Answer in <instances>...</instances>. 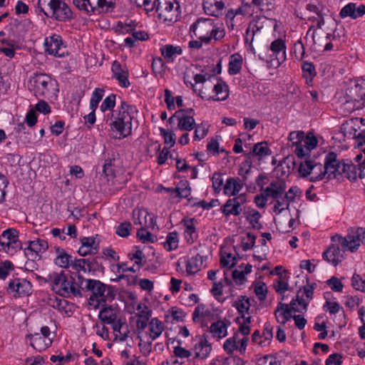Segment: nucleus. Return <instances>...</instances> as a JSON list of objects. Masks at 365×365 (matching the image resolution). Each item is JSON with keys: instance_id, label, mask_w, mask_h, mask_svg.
I'll return each instance as SVG.
<instances>
[{"instance_id": "50", "label": "nucleus", "mask_w": 365, "mask_h": 365, "mask_svg": "<svg viewBox=\"0 0 365 365\" xmlns=\"http://www.w3.org/2000/svg\"><path fill=\"white\" fill-rule=\"evenodd\" d=\"M255 292L259 300H264L267 294V288L266 284L262 282L257 283L255 287Z\"/></svg>"}, {"instance_id": "5", "label": "nucleus", "mask_w": 365, "mask_h": 365, "mask_svg": "<svg viewBox=\"0 0 365 365\" xmlns=\"http://www.w3.org/2000/svg\"><path fill=\"white\" fill-rule=\"evenodd\" d=\"M194 80L196 84L197 83H203L207 84L212 80L216 81V83L214 84L212 88V91L216 93V97L212 96H202V91H200L199 96L204 98H205L207 100H212V101H225L229 96V88L228 86L226 84L225 81H223L220 78L216 77L215 75H202V74H196L194 76Z\"/></svg>"}, {"instance_id": "3", "label": "nucleus", "mask_w": 365, "mask_h": 365, "mask_svg": "<svg viewBox=\"0 0 365 365\" xmlns=\"http://www.w3.org/2000/svg\"><path fill=\"white\" fill-rule=\"evenodd\" d=\"M38 6L45 16L59 21L73 18V12L69 6L61 0H38Z\"/></svg>"}, {"instance_id": "59", "label": "nucleus", "mask_w": 365, "mask_h": 365, "mask_svg": "<svg viewBox=\"0 0 365 365\" xmlns=\"http://www.w3.org/2000/svg\"><path fill=\"white\" fill-rule=\"evenodd\" d=\"M257 365H280L275 356L266 355L257 360Z\"/></svg>"}, {"instance_id": "1", "label": "nucleus", "mask_w": 365, "mask_h": 365, "mask_svg": "<svg viewBox=\"0 0 365 365\" xmlns=\"http://www.w3.org/2000/svg\"><path fill=\"white\" fill-rule=\"evenodd\" d=\"M44 280L52 282L53 289L60 296L66 297L71 293L75 297H83L81 289L77 288V286H81L84 283V277L81 274L78 275V279L71 275V279L68 280L63 271L60 273L53 272L48 274V279Z\"/></svg>"}, {"instance_id": "41", "label": "nucleus", "mask_w": 365, "mask_h": 365, "mask_svg": "<svg viewBox=\"0 0 365 365\" xmlns=\"http://www.w3.org/2000/svg\"><path fill=\"white\" fill-rule=\"evenodd\" d=\"M191 188L189 186V182L187 180L180 181L178 185L175 187V192L179 197H187L190 195Z\"/></svg>"}, {"instance_id": "15", "label": "nucleus", "mask_w": 365, "mask_h": 365, "mask_svg": "<svg viewBox=\"0 0 365 365\" xmlns=\"http://www.w3.org/2000/svg\"><path fill=\"white\" fill-rule=\"evenodd\" d=\"M364 14L365 5L361 4L356 7V4L351 2L344 6L339 12V16L342 19L351 17L353 19H356Z\"/></svg>"}, {"instance_id": "30", "label": "nucleus", "mask_w": 365, "mask_h": 365, "mask_svg": "<svg viewBox=\"0 0 365 365\" xmlns=\"http://www.w3.org/2000/svg\"><path fill=\"white\" fill-rule=\"evenodd\" d=\"M161 54L168 61H173L175 55L182 53V48L180 46H174L171 44H168L160 48Z\"/></svg>"}, {"instance_id": "37", "label": "nucleus", "mask_w": 365, "mask_h": 365, "mask_svg": "<svg viewBox=\"0 0 365 365\" xmlns=\"http://www.w3.org/2000/svg\"><path fill=\"white\" fill-rule=\"evenodd\" d=\"M195 125V120L193 118V116L183 115L182 117H179V122L178 124L179 130L190 131L194 128Z\"/></svg>"}, {"instance_id": "8", "label": "nucleus", "mask_w": 365, "mask_h": 365, "mask_svg": "<svg viewBox=\"0 0 365 365\" xmlns=\"http://www.w3.org/2000/svg\"><path fill=\"white\" fill-rule=\"evenodd\" d=\"M156 12L160 19L173 21L180 14V5L176 0H156Z\"/></svg>"}, {"instance_id": "28", "label": "nucleus", "mask_w": 365, "mask_h": 365, "mask_svg": "<svg viewBox=\"0 0 365 365\" xmlns=\"http://www.w3.org/2000/svg\"><path fill=\"white\" fill-rule=\"evenodd\" d=\"M341 168L340 175L345 174L351 181H355L357 179L356 166L351 160H343Z\"/></svg>"}, {"instance_id": "31", "label": "nucleus", "mask_w": 365, "mask_h": 365, "mask_svg": "<svg viewBox=\"0 0 365 365\" xmlns=\"http://www.w3.org/2000/svg\"><path fill=\"white\" fill-rule=\"evenodd\" d=\"M242 187V184L237 182L235 179L230 178L227 180L224 186V193L228 196H235L240 191Z\"/></svg>"}, {"instance_id": "4", "label": "nucleus", "mask_w": 365, "mask_h": 365, "mask_svg": "<svg viewBox=\"0 0 365 365\" xmlns=\"http://www.w3.org/2000/svg\"><path fill=\"white\" fill-rule=\"evenodd\" d=\"M345 105L351 110H359L365 107V79L351 81L346 89Z\"/></svg>"}, {"instance_id": "32", "label": "nucleus", "mask_w": 365, "mask_h": 365, "mask_svg": "<svg viewBox=\"0 0 365 365\" xmlns=\"http://www.w3.org/2000/svg\"><path fill=\"white\" fill-rule=\"evenodd\" d=\"M250 153L253 156H258L259 159L271 155V150L267 146V143L266 141H262L260 143H256L252 148V151Z\"/></svg>"}, {"instance_id": "6", "label": "nucleus", "mask_w": 365, "mask_h": 365, "mask_svg": "<svg viewBox=\"0 0 365 365\" xmlns=\"http://www.w3.org/2000/svg\"><path fill=\"white\" fill-rule=\"evenodd\" d=\"M322 165L319 164V169L320 173L317 175H313L310 178L311 182H316L321 180L324 178L326 174L328 175V178H331L333 175L334 178L340 176V172L341 170L342 162L337 159V154L335 152H329L324 160V170L322 171Z\"/></svg>"}, {"instance_id": "57", "label": "nucleus", "mask_w": 365, "mask_h": 365, "mask_svg": "<svg viewBox=\"0 0 365 365\" xmlns=\"http://www.w3.org/2000/svg\"><path fill=\"white\" fill-rule=\"evenodd\" d=\"M115 95L111 94L107 96L101 106V110L104 112L107 110H111L115 106Z\"/></svg>"}, {"instance_id": "58", "label": "nucleus", "mask_w": 365, "mask_h": 365, "mask_svg": "<svg viewBox=\"0 0 365 365\" xmlns=\"http://www.w3.org/2000/svg\"><path fill=\"white\" fill-rule=\"evenodd\" d=\"M116 295V289L114 287L111 285H107L106 284V291L104 293V297L101 299L102 302L103 304H106V302L108 301H112L115 299Z\"/></svg>"}, {"instance_id": "44", "label": "nucleus", "mask_w": 365, "mask_h": 365, "mask_svg": "<svg viewBox=\"0 0 365 365\" xmlns=\"http://www.w3.org/2000/svg\"><path fill=\"white\" fill-rule=\"evenodd\" d=\"M104 91L101 88H96L93 92L92 97L90 101V108L96 110L98 108L99 102L102 100Z\"/></svg>"}, {"instance_id": "55", "label": "nucleus", "mask_w": 365, "mask_h": 365, "mask_svg": "<svg viewBox=\"0 0 365 365\" xmlns=\"http://www.w3.org/2000/svg\"><path fill=\"white\" fill-rule=\"evenodd\" d=\"M212 188L215 193H219L221 191V187L223 184V179L221 173L215 172L212 175Z\"/></svg>"}, {"instance_id": "62", "label": "nucleus", "mask_w": 365, "mask_h": 365, "mask_svg": "<svg viewBox=\"0 0 365 365\" xmlns=\"http://www.w3.org/2000/svg\"><path fill=\"white\" fill-rule=\"evenodd\" d=\"M106 291V284L98 280L96 283V287L95 288L94 292L91 295V297L96 298H103L104 297V293Z\"/></svg>"}, {"instance_id": "54", "label": "nucleus", "mask_w": 365, "mask_h": 365, "mask_svg": "<svg viewBox=\"0 0 365 365\" xmlns=\"http://www.w3.org/2000/svg\"><path fill=\"white\" fill-rule=\"evenodd\" d=\"M178 346L174 347L173 353L176 357L185 359L191 356V352L189 350L185 349L180 346L182 344L181 340H178Z\"/></svg>"}, {"instance_id": "51", "label": "nucleus", "mask_w": 365, "mask_h": 365, "mask_svg": "<svg viewBox=\"0 0 365 365\" xmlns=\"http://www.w3.org/2000/svg\"><path fill=\"white\" fill-rule=\"evenodd\" d=\"M304 146L307 148V151L312 150L314 149L318 144L317 138L311 132H309L307 133L305 138H304Z\"/></svg>"}, {"instance_id": "29", "label": "nucleus", "mask_w": 365, "mask_h": 365, "mask_svg": "<svg viewBox=\"0 0 365 365\" xmlns=\"http://www.w3.org/2000/svg\"><path fill=\"white\" fill-rule=\"evenodd\" d=\"M242 65V57L238 53H234L230 56L228 64V73L230 75H236L240 72Z\"/></svg>"}, {"instance_id": "18", "label": "nucleus", "mask_w": 365, "mask_h": 365, "mask_svg": "<svg viewBox=\"0 0 365 365\" xmlns=\"http://www.w3.org/2000/svg\"><path fill=\"white\" fill-rule=\"evenodd\" d=\"M46 51L55 56L61 57L63 56V42L59 36H53L50 40L46 39L45 42Z\"/></svg>"}, {"instance_id": "46", "label": "nucleus", "mask_w": 365, "mask_h": 365, "mask_svg": "<svg viewBox=\"0 0 365 365\" xmlns=\"http://www.w3.org/2000/svg\"><path fill=\"white\" fill-rule=\"evenodd\" d=\"M98 4V14L110 12L115 8V3L112 0H99Z\"/></svg>"}, {"instance_id": "48", "label": "nucleus", "mask_w": 365, "mask_h": 365, "mask_svg": "<svg viewBox=\"0 0 365 365\" xmlns=\"http://www.w3.org/2000/svg\"><path fill=\"white\" fill-rule=\"evenodd\" d=\"M132 225L130 222H121L117 227L115 233L121 237H126L130 235Z\"/></svg>"}, {"instance_id": "42", "label": "nucleus", "mask_w": 365, "mask_h": 365, "mask_svg": "<svg viewBox=\"0 0 365 365\" xmlns=\"http://www.w3.org/2000/svg\"><path fill=\"white\" fill-rule=\"evenodd\" d=\"M163 244L165 249H166L168 251L175 250L178 245L177 232H170L166 237V241Z\"/></svg>"}, {"instance_id": "61", "label": "nucleus", "mask_w": 365, "mask_h": 365, "mask_svg": "<svg viewBox=\"0 0 365 365\" xmlns=\"http://www.w3.org/2000/svg\"><path fill=\"white\" fill-rule=\"evenodd\" d=\"M327 284L334 292H341L343 289L344 285L336 277H331L327 281Z\"/></svg>"}, {"instance_id": "35", "label": "nucleus", "mask_w": 365, "mask_h": 365, "mask_svg": "<svg viewBox=\"0 0 365 365\" xmlns=\"http://www.w3.org/2000/svg\"><path fill=\"white\" fill-rule=\"evenodd\" d=\"M73 259L74 257L68 255L64 250H62L61 253L55 259V263L61 267L68 268L71 267Z\"/></svg>"}, {"instance_id": "14", "label": "nucleus", "mask_w": 365, "mask_h": 365, "mask_svg": "<svg viewBox=\"0 0 365 365\" xmlns=\"http://www.w3.org/2000/svg\"><path fill=\"white\" fill-rule=\"evenodd\" d=\"M225 5L223 0H203L202 3L205 13L216 17L223 14Z\"/></svg>"}, {"instance_id": "56", "label": "nucleus", "mask_w": 365, "mask_h": 365, "mask_svg": "<svg viewBox=\"0 0 365 365\" xmlns=\"http://www.w3.org/2000/svg\"><path fill=\"white\" fill-rule=\"evenodd\" d=\"M113 160L108 158L105 160L103 166V173L109 179L113 178L115 176L114 169L113 168Z\"/></svg>"}, {"instance_id": "60", "label": "nucleus", "mask_w": 365, "mask_h": 365, "mask_svg": "<svg viewBox=\"0 0 365 365\" xmlns=\"http://www.w3.org/2000/svg\"><path fill=\"white\" fill-rule=\"evenodd\" d=\"M0 238L5 239L9 242L13 241L19 238V232L14 228H9L2 232Z\"/></svg>"}, {"instance_id": "17", "label": "nucleus", "mask_w": 365, "mask_h": 365, "mask_svg": "<svg viewBox=\"0 0 365 365\" xmlns=\"http://www.w3.org/2000/svg\"><path fill=\"white\" fill-rule=\"evenodd\" d=\"M26 338L31 341L30 345L38 351H42L46 349L52 344V340L51 339L43 337L38 332L27 334Z\"/></svg>"}, {"instance_id": "26", "label": "nucleus", "mask_w": 365, "mask_h": 365, "mask_svg": "<svg viewBox=\"0 0 365 365\" xmlns=\"http://www.w3.org/2000/svg\"><path fill=\"white\" fill-rule=\"evenodd\" d=\"M251 299L246 296H240L234 302L232 307H235L238 312L241 314L242 318H245V314L249 313L251 307Z\"/></svg>"}, {"instance_id": "52", "label": "nucleus", "mask_w": 365, "mask_h": 365, "mask_svg": "<svg viewBox=\"0 0 365 365\" xmlns=\"http://www.w3.org/2000/svg\"><path fill=\"white\" fill-rule=\"evenodd\" d=\"M81 242L82 246L85 247L86 248H89L90 250H92L93 251H94V252H98V242L96 243V239L94 237H83L81 239Z\"/></svg>"}, {"instance_id": "25", "label": "nucleus", "mask_w": 365, "mask_h": 365, "mask_svg": "<svg viewBox=\"0 0 365 365\" xmlns=\"http://www.w3.org/2000/svg\"><path fill=\"white\" fill-rule=\"evenodd\" d=\"M98 317L102 322L110 324L116 320L117 314L112 306L103 304V307H102L99 312Z\"/></svg>"}, {"instance_id": "34", "label": "nucleus", "mask_w": 365, "mask_h": 365, "mask_svg": "<svg viewBox=\"0 0 365 365\" xmlns=\"http://www.w3.org/2000/svg\"><path fill=\"white\" fill-rule=\"evenodd\" d=\"M210 330L214 336L222 338L227 335V324L223 321L218 320L211 324Z\"/></svg>"}, {"instance_id": "20", "label": "nucleus", "mask_w": 365, "mask_h": 365, "mask_svg": "<svg viewBox=\"0 0 365 365\" xmlns=\"http://www.w3.org/2000/svg\"><path fill=\"white\" fill-rule=\"evenodd\" d=\"M274 316L277 322L285 324L290 319H293L292 312H289L288 304L279 302L274 311Z\"/></svg>"}, {"instance_id": "39", "label": "nucleus", "mask_w": 365, "mask_h": 365, "mask_svg": "<svg viewBox=\"0 0 365 365\" xmlns=\"http://www.w3.org/2000/svg\"><path fill=\"white\" fill-rule=\"evenodd\" d=\"M86 259L84 258H79L77 259L74 257V259L73 260V263L71 264V268L75 270V272H73L71 275L75 277V279H78V275L81 274V272L83 273L86 272Z\"/></svg>"}, {"instance_id": "53", "label": "nucleus", "mask_w": 365, "mask_h": 365, "mask_svg": "<svg viewBox=\"0 0 365 365\" xmlns=\"http://www.w3.org/2000/svg\"><path fill=\"white\" fill-rule=\"evenodd\" d=\"M351 285L354 289L365 292V279H362L359 274H354L352 276Z\"/></svg>"}, {"instance_id": "2", "label": "nucleus", "mask_w": 365, "mask_h": 365, "mask_svg": "<svg viewBox=\"0 0 365 365\" xmlns=\"http://www.w3.org/2000/svg\"><path fill=\"white\" fill-rule=\"evenodd\" d=\"M135 112H137L135 107L121 101L118 117L110 123L111 130L120 133L119 138H124L131 134L133 114Z\"/></svg>"}, {"instance_id": "16", "label": "nucleus", "mask_w": 365, "mask_h": 365, "mask_svg": "<svg viewBox=\"0 0 365 365\" xmlns=\"http://www.w3.org/2000/svg\"><path fill=\"white\" fill-rule=\"evenodd\" d=\"M286 189V182L284 180H275L272 182L263 191L267 197L274 200L282 197Z\"/></svg>"}, {"instance_id": "49", "label": "nucleus", "mask_w": 365, "mask_h": 365, "mask_svg": "<svg viewBox=\"0 0 365 365\" xmlns=\"http://www.w3.org/2000/svg\"><path fill=\"white\" fill-rule=\"evenodd\" d=\"M14 269L13 263L9 260H5L0 263V279H5L9 275V271Z\"/></svg>"}, {"instance_id": "45", "label": "nucleus", "mask_w": 365, "mask_h": 365, "mask_svg": "<svg viewBox=\"0 0 365 365\" xmlns=\"http://www.w3.org/2000/svg\"><path fill=\"white\" fill-rule=\"evenodd\" d=\"M137 237L143 243H153L156 240V237L153 235L149 231H147L143 227L138 230Z\"/></svg>"}, {"instance_id": "43", "label": "nucleus", "mask_w": 365, "mask_h": 365, "mask_svg": "<svg viewBox=\"0 0 365 365\" xmlns=\"http://www.w3.org/2000/svg\"><path fill=\"white\" fill-rule=\"evenodd\" d=\"M318 164H313V162L310 160H306L304 163H302L299 167L298 171L302 177H307L309 175L312 170L318 167Z\"/></svg>"}, {"instance_id": "33", "label": "nucleus", "mask_w": 365, "mask_h": 365, "mask_svg": "<svg viewBox=\"0 0 365 365\" xmlns=\"http://www.w3.org/2000/svg\"><path fill=\"white\" fill-rule=\"evenodd\" d=\"M164 329L163 323L158 318H153L150 322V336L154 340L160 336Z\"/></svg>"}, {"instance_id": "10", "label": "nucleus", "mask_w": 365, "mask_h": 365, "mask_svg": "<svg viewBox=\"0 0 365 365\" xmlns=\"http://www.w3.org/2000/svg\"><path fill=\"white\" fill-rule=\"evenodd\" d=\"M246 200V195L245 194L228 199L222 209V213L227 216L230 215H239L242 211L241 205L245 203Z\"/></svg>"}, {"instance_id": "21", "label": "nucleus", "mask_w": 365, "mask_h": 365, "mask_svg": "<svg viewBox=\"0 0 365 365\" xmlns=\"http://www.w3.org/2000/svg\"><path fill=\"white\" fill-rule=\"evenodd\" d=\"M112 71L114 76L119 81L120 86L124 88H128L130 86V83L128 79V72L121 68V65L118 61H113L112 65Z\"/></svg>"}, {"instance_id": "7", "label": "nucleus", "mask_w": 365, "mask_h": 365, "mask_svg": "<svg viewBox=\"0 0 365 365\" xmlns=\"http://www.w3.org/2000/svg\"><path fill=\"white\" fill-rule=\"evenodd\" d=\"M351 232V233H349L344 237L336 235L332 237V240H335L337 238L343 248L348 249L353 252L358 250L361 242L365 245V228L357 227L356 230L352 228Z\"/></svg>"}, {"instance_id": "47", "label": "nucleus", "mask_w": 365, "mask_h": 365, "mask_svg": "<svg viewBox=\"0 0 365 365\" xmlns=\"http://www.w3.org/2000/svg\"><path fill=\"white\" fill-rule=\"evenodd\" d=\"M160 135L164 138V143L165 145H170L169 148H171L175 145L176 137L175 134L173 131H169L165 128H160Z\"/></svg>"}, {"instance_id": "12", "label": "nucleus", "mask_w": 365, "mask_h": 365, "mask_svg": "<svg viewBox=\"0 0 365 365\" xmlns=\"http://www.w3.org/2000/svg\"><path fill=\"white\" fill-rule=\"evenodd\" d=\"M31 284L26 279H14L9 283L8 290L14 292L15 297L29 295L31 293Z\"/></svg>"}, {"instance_id": "9", "label": "nucleus", "mask_w": 365, "mask_h": 365, "mask_svg": "<svg viewBox=\"0 0 365 365\" xmlns=\"http://www.w3.org/2000/svg\"><path fill=\"white\" fill-rule=\"evenodd\" d=\"M213 26L212 19H200L191 26L190 31H193L200 40L205 43H209L210 41L209 35L211 34Z\"/></svg>"}, {"instance_id": "19", "label": "nucleus", "mask_w": 365, "mask_h": 365, "mask_svg": "<svg viewBox=\"0 0 365 365\" xmlns=\"http://www.w3.org/2000/svg\"><path fill=\"white\" fill-rule=\"evenodd\" d=\"M36 96H43L48 91L49 78L45 74H38L33 78Z\"/></svg>"}, {"instance_id": "23", "label": "nucleus", "mask_w": 365, "mask_h": 365, "mask_svg": "<svg viewBox=\"0 0 365 365\" xmlns=\"http://www.w3.org/2000/svg\"><path fill=\"white\" fill-rule=\"evenodd\" d=\"M195 349L196 350L199 349V351L195 353L196 358H207L212 350L211 344L207 341V336L205 334L202 335L200 342L195 344Z\"/></svg>"}, {"instance_id": "64", "label": "nucleus", "mask_w": 365, "mask_h": 365, "mask_svg": "<svg viewBox=\"0 0 365 365\" xmlns=\"http://www.w3.org/2000/svg\"><path fill=\"white\" fill-rule=\"evenodd\" d=\"M352 129L354 130V138L359 141L358 145H362L364 143H365V127H359V130H356L355 128Z\"/></svg>"}, {"instance_id": "22", "label": "nucleus", "mask_w": 365, "mask_h": 365, "mask_svg": "<svg viewBox=\"0 0 365 365\" xmlns=\"http://www.w3.org/2000/svg\"><path fill=\"white\" fill-rule=\"evenodd\" d=\"M285 48L284 42L281 39L275 40L271 43L270 49L273 52V55H275L277 64L278 66L282 61H284L286 58Z\"/></svg>"}, {"instance_id": "63", "label": "nucleus", "mask_w": 365, "mask_h": 365, "mask_svg": "<svg viewBox=\"0 0 365 365\" xmlns=\"http://www.w3.org/2000/svg\"><path fill=\"white\" fill-rule=\"evenodd\" d=\"M236 348L237 345L235 336L227 339L223 344V349L228 354H231Z\"/></svg>"}, {"instance_id": "13", "label": "nucleus", "mask_w": 365, "mask_h": 365, "mask_svg": "<svg viewBox=\"0 0 365 365\" xmlns=\"http://www.w3.org/2000/svg\"><path fill=\"white\" fill-rule=\"evenodd\" d=\"M133 222L135 225H140L143 227L154 228L156 221L154 217H151L145 209L134 210L133 212Z\"/></svg>"}, {"instance_id": "38", "label": "nucleus", "mask_w": 365, "mask_h": 365, "mask_svg": "<svg viewBox=\"0 0 365 365\" xmlns=\"http://www.w3.org/2000/svg\"><path fill=\"white\" fill-rule=\"evenodd\" d=\"M303 77L306 78L307 83H312L313 78L316 76L314 65L311 62L305 61L302 66Z\"/></svg>"}, {"instance_id": "27", "label": "nucleus", "mask_w": 365, "mask_h": 365, "mask_svg": "<svg viewBox=\"0 0 365 365\" xmlns=\"http://www.w3.org/2000/svg\"><path fill=\"white\" fill-rule=\"evenodd\" d=\"M341 252L339 247L332 245L323 253L324 259L336 266L340 262L339 255Z\"/></svg>"}, {"instance_id": "11", "label": "nucleus", "mask_w": 365, "mask_h": 365, "mask_svg": "<svg viewBox=\"0 0 365 365\" xmlns=\"http://www.w3.org/2000/svg\"><path fill=\"white\" fill-rule=\"evenodd\" d=\"M48 248V242L43 240L38 239L35 241H29L28 247L24 249L27 258L40 259V252H46Z\"/></svg>"}, {"instance_id": "24", "label": "nucleus", "mask_w": 365, "mask_h": 365, "mask_svg": "<svg viewBox=\"0 0 365 365\" xmlns=\"http://www.w3.org/2000/svg\"><path fill=\"white\" fill-rule=\"evenodd\" d=\"M99 0H73V4L86 14L97 12Z\"/></svg>"}, {"instance_id": "40", "label": "nucleus", "mask_w": 365, "mask_h": 365, "mask_svg": "<svg viewBox=\"0 0 365 365\" xmlns=\"http://www.w3.org/2000/svg\"><path fill=\"white\" fill-rule=\"evenodd\" d=\"M185 233H186V240L187 242L190 244L194 242L196 239V236H193V234L195 233V226L194 223V219H190L189 220L185 221Z\"/></svg>"}, {"instance_id": "36", "label": "nucleus", "mask_w": 365, "mask_h": 365, "mask_svg": "<svg viewBox=\"0 0 365 365\" xmlns=\"http://www.w3.org/2000/svg\"><path fill=\"white\" fill-rule=\"evenodd\" d=\"M202 263L203 257L199 254L196 255L188 260L186 265L187 272L190 274L195 273L199 270L200 267L202 265Z\"/></svg>"}]
</instances>
